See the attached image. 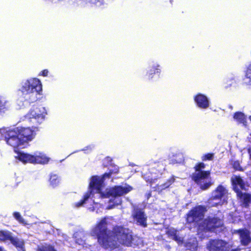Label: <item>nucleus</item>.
Segmentation results:
<instances>
[{
	"mask_svg": "<svg viewBox=\"0 0 251 251\" xmlns=\"http://www.w3.org/2000/svg\"><path fill=\"white\" fill-rule=\"evenodd\" d=\"M107 218L104 217L92 227L90 234L97 239L99 244L105 250L121 251V245L132 247V232L123 226H115L112 230L108 228Z\"/></svg>",
	"mask_w": 251,
	"mask_h": 251,
	"instance_id": "1",
	"label": "nucleus"
},
{
	"mask_svg": "<svg viewBox=\"0 0 251 251\" xmlns=\"http://www.w3.org/2000/svg\"><path fill=\"white\" fill-rule=\"evenodd\" d=\"M207 210V206L203 205H197L192 207L185 215L186 224L193 227H197L200 230V225Z\"/></svg>",
	"mask_w": 251,
	"mask_h": 251,
	"instance_id": "2",
	"label": "nucleus"
},
{
	"mask_svg": "<svg viewBox=\"0 0 251 251\" xmlns=\"http://www.w3.org/2000/svg\"><path fill=\"white\" fill-rule=\"evenodd\" d=\"M205 167L203 162L198 163L194 167L196 172L191 175L192 179L197 184L202 190L208 189L212 185L210 180L208 179L210 176L209 171H202Z\"/></svg>",
	"mask_w": 251,
	"mask_h": 251,
	"instance_id": "3",
	"label": "nucleus"
},
{
	"mask_svg": "<svg viewBox=\"0 0 251 251\" xmlns=\"http://www.w3.org/2000/svg\"><path fill=\"white\" fill-rule=\"evenodd\" d=\"M16 127L12 129L6 128H0V133L1 134L0 139H4L6 143L12 147L14 150L22 145Z\"/></svg>",
	"mask_w": 251,
	"mask_h": 251,
	"instance_id": "4",
	"label": "nucleus"
},
{
	"mask_svg": "<svg viewBox=\"0 0 251 251\" xmlns=\"http://www.w3.org/2000/svg\"><path fill=\"white\" fill-rule=\"evenodd\" d=\"M46 114L45 107L41 104L36 103L27 113V116L33 125L38 126L44 120Z\"/></svg>",
	"mask_w": 251,
	"mask_h": 251,
	"instance_id": "5",
	"label": "nucleus"
},
{
	"mask_svg": "<svg viewBox=\"0 0 251 251\" xmlns=\"http://www.w3.org/2000/svg\"><path fill=\"white\" fill-rule=\"evenodd\" d=\"M223 226V221L219 217L208 216L201 223L200 230L213 232Z\"/></svg>",
	"mask_w": 251,
	"mask_h": 251,
	"instance_id": "6",
	"label": "nucleus"
},
{
	"mask_svg": "<svg viewBox=\"0 0 251 251\" xmlns=\"http://www.w3.org/2000/svg\"><path fill=\"white\" fill-rule=\"evenodd\" d=\"M15 152L18 154L17 158L24 163L45 164L49 161V159L43 155H35L29 153L19 151L15 150Z\"/></svg>",
	"mask_w": 251,
	"mask_h": 251,
	"instance_id": "7",
	"label": "nucleus"
},
{
	"mask_svg": "<svg viewBox=\"0 0 251 251\" xmlns=\"http://www.w3.org/2000/svg\"><path fill=\"white\" fill-rule=\"evenodd\" d=\"M38 126L33 125L32 128L29 127H16L22 145L31 141L35 137L36 131L38 130Z\"/></svg>",
	"mask_w": 251,
	"mask_h": 251,
	"instance_id": "8",
	"label": "nucleus"
},
{
	"mask_svg": "<svg viewBox=\"0 0 251 251\" xmlns=\"http://www.w3.org/2000/svg\"><path fill=\"white\" fill-rule=\"evenodd\" d=\"M208 251H229L227 243L219 239H210L206 245Z\"/></svg>",
	"mask_w": 251,
	"mask_h": 251,
	"instance_id": "9",
	"label": "nucleus"
},
{
	"mask_svg": "<svg viewBox=\"0 0 251 251\" xmlns=\"http://www.w3.org/2000/svg\"><path fill=\"white\" fill-rule=\"evenodd\" d=\"M132 187L127 185L126 186H122L121 185L115 186L111 188L107 193L109 196L112 197H120L125 194H126L131 191Z\"/></svg>",
	"mask_w": 251,
	"mask_h": 251,
	"instance_id": "10",
	"label": "nucleus"
},
{
	"mask_svg": "<svg viewBox=\"0 0 251 251\" xmlns=\"http://www.w3.org/2000/svg\"><path fill=\"white\" fill-rule=\"evenodd\" d=\"M27 84H29L30 89H31V93L36 92L35 96L31 100L30 102H32L36 101L37 100L36 95L40 94V92L42 90V86L40 80L37 78H32L26 80Z\"/></svg>",
	"mask_w": 251,
	"mask_h": 251,
	"instance_id": "11",
	"label": "nucleus"
},
{
	"mask_svg": "<svg viewBox=\"0 0 251 251\" xmlns=\"http://www.w3.org/2000/svg\"><path fill=\"white\" fill-rule=\"evenodd\" d=\"M133 218L137 225L143 227H147V217L142 209L136 210L133 214Z\"/></svg>",
	"mask_w": 251,
	"mask_h": 251,
	"instance_id": "12",
	"label": "nucleus"
},
{
	"mask_svg": "<svg viewBox=\"0 0 251 251\" xmlns=\"http://www.w3.org/2000/svg\"><path fill=\"white\" fill-rule=\"evenodd\" d=\"M105 177L103 175L100 177L98 176H94L91 177V180L89 184L90 188L92 190H96L99 192H100L103 185Z\"/></svg>",
	"mask_w": 251,
	"mask_h": 251,
	"instance_id": "13",
	"label": "nucleus"
},
{
	"mask_svg": "<svg viewBox=\"0 0 251 251\" xmlns=\"http://www.w3.org/2000/svg\"><path fill=\"white\" fill-rule=\"evenodd\" d=\"M240 236L241 244L244 246H248L251 242V232L246 228H240L236 230Z\"/></svg>",
	"mask_w": 251,
	"mask_h": 251,
	"instance_id": "14",
	"label": "nucleus"
},
{
	"mask_svg": "<svg viewBox=\"0 0 251 251\" xmlns=\"http://www.w3.org/2000/svg\"><path fill=\"white\" fill-rule=\"evenodd\" d=\"M231 181L233 190L236 193L241 194V190H245V183L240 176H234L231 179Z\"/></svg>",
	"mask_w": 251,
	"mask_h": 251,
	"instance_id": "15",
	"label": "nucleus"
},
{
	"mask_svg": "<svg viewBox=\"0 0 251 251\" xmlns=\"http://www.w3.org/2000/svg\"><path fill=\"white\" fill-rule=\"evenodd\" d=\"M197 105L200 108L206 109L209 106V101L208 98L201 93L197 94L194 98Z\"/></svg>",
	"mask_w": 251,
	"mask_h": 251,
	"instance_id": "16",
	"label": "nucleus"
},
{
	"mask_svg": "<svg viewBox=\"0 0 251 251\" xmlns=\"http://www.w3.org/2000/svg\"><path fill=\"white\" fill-rule=\"evenodd\" d=\"M225 194V188L223 185H219L216 189L213 191L211 198L213 200H221Z\"/></svg>",
	"mask_w": 251,
	"mask_h": 251,
	"instance_id": "17",
	"label": "nucleus"
},
{
	"mask_svg": "<svg viewBox=\"0 0 251 251\" xmlns=\"http://www.w3.org/2000/svg\"><path fill=\"white\" fill-rule=\"evenodd\" d=\"M103 0H79L77 6L84 7L87 6L101 5L105 3Z\"/></svg>",
	"mask_w": 251,
	"mask_h": 251,
	"instance_id": "18",
	"label": "nucleus"
},
{
	"mask_svg": "<svg viewBox=\"0 0 251 251\" xmlns=\"http://www.w3.org/2000/svg\"><path fill=\"white\" fill-rule=\"evenodd\" d=\"M237 197L242 200L245 206L247 207L249 206V204L251 203V195L247 193H242L241 191V194L237 193Z\"/></svg>",
	"mask_w": 251,
	"mask_h": 251,
	"instance_id": "19",
	"label": "nucleus"
},
{
	"mask_svg": "<svg viewBox=\"0 0 251 251\" xmlns=\"http://www.w3.org/2000/svg\"><path fill=\"white\" fill-rule=\"evenodd\" d=\"M233 118L238 123L243 124L244 125H246L247 118L246 116L244 113L241 112H236L233 115Z\"/></svg>",
	"mask_w": 251,
	"mask_h": 251,
	"instance_id": "20",
	"label": "nucleus"
},
{
	"mask_svg": "<svg viewBox=\"0 0 251 251\" xmlns=\"http://www.w3.org/2000/svg\"><path fill=\"white\" fill-rule=\"evenodd\" d=\"M11 243L19 250H22L24 248V242L17 237H12L10 240Z\"/></svg>",
	"mask_w": 251,
	"mask_h": 251,
	"instance_id": "21",
	"label": "nucleus"
},
{
	"mask_svg": "<svg viewBox=\"0 0 251 251\" xmlns=\"http://www.w3.org/2000/svg\"><path fill=\"white\" fill-rule=\"evenodd\" d=\"M12 237V233L9 231L3 230H0V241H10Z\"/></svg>",
	"mask_w": 251,
	"mask_h": 251,
	"instance_id": "22",
	"label": "nucleus"
},
{
	"mask_svg": "<svg viewBox=\"0 0 251 251\" xmlns=\"http://www.w3.org/2000/svg\"><path fill=\"white\" fill-rule=\"evenodd\" d=\"M119 172V168L116 165L112 166L111 168L109 169L108 173H105L103 174V177L105 178H110L112 175L117 174Z\"/></svg>",
	"mask_w": 251,
	"mask_h": 251,
	"instance_id": "23",
	"label": "nucleus"
},
{
	"mask_svg": "<svg viewBox=\"0 0 251 251\" xmlns=\"http://www.w3.org/2000/svg\"><path fill=\"white\" fill-rule=\"evenodd\" d=\"M159 66L156 65L153 66L150 71L147 73V75L148 76V79H150L152 78L153 75L155 74L160 73V69L159 68Z\"/></svg>",
	"mask_w": 251,
	"mask_h": 251,
	"instance_id": "24",
	"label": "nucleus"
},
{
	"mask_svg": "<svg viewBox=\"0 0 251 251\" xmlns=\"http://www.w3.org/2000/svg\"><path fill=\"white\" fill-rule=\"evenodd\" d=\"M36 251H57L54 247L50 244H45L38 247Z\"/></svg>",
	"mask_w": 251,
	"mask_h": 251,
	"instance_id": "25",
	"label": "nucleus"
},
{
	"mask_svg": "<svg viewBox=\"0 0 251 251\" xmlns=\"http://www.w3.org/2000/svg\"><path fill=\"white\" fill-rule=\"evenodd\" d=\"M19 91L21 92L23 95H28L31 93V89H29V84H27L26 81L24 83Z\"/></svg>",
	"mask_w": 251,
	"mask_h": 251,
	"instance_id": "26",
	"label": "nucleus"
},
{
	"mask_svg": "<svg viewBox=\"0 0 251 251\" xmlns=\"http://www.w3.org/2000/svg\"><path fill=\"white\" fill-rule=\"evenodd\" d=\"M167 234L169 236L171 237L174 240L177 242H180V241H182L181 238L177 234V232L176 230H168L167 231Z\"/></svg>",
	"mask_w": 251,
	"mask_h": 251,
	"instance_id": "27",
	"label": "nucleus"
},
{
	"mask_svg": "<svg viewBox=\"0 0 251 251\" xmlns=\"http://www.w3.org/2000/svg\"><path fill=\"white\" fill-rule=\"evenodd\" d=\"M50 184L53 187L56 186L59 182V180L57 176L56 175H51L50 178Z\"/></svg>",
	"mask_w": 251,
	"mask_h": 251,
	"instance_id": "28",
	"label": "nucleus"
},
{
	"mask_svg": "<svg viewBox=\"0 0 251 251\" xmlns=\"http://www.w3.org/2000/svg\"><path fill=\"white\" fill-rule=\"evenodd\" d=\"M144 178L146 181L150 184L151 187L152 184L155 183L157 180V178L151 176L149 174H146L144 177Z\"/></svg>",
	"mask_w": 251,
	"mask_h": 251,
	"instance_id": "29",
	"label": "nucleus"
},
{
	"mask_svg": "<svg viewBox=\"0 0 251 251\" xmlns=\"http://www.w3.org/2000/svg\"><path fill=\"white\" fill-rule=\"evenodd\" d=\"M90 194L88 193H86L83 197V199L81 200L80 201L76 202L75 203V206L76 207H79L82 206L84 203H85L86 201L89 199L90 197Z\"/></svg>",
	"mask_w": 251,
	"mask_h": 251,
	"instance_id": "30",
	"label": "nucleus"
},
{
	"mask_svg": "<svg viewBox=\"0 0 251 251\" xmlns=\"http://www.w3.org/2000/svg\"><path fill=\"white\" fill-rule=\"evenodd\" d=\"M174 180H175V179L173 178H169V179H167L165 182H164V183L162 184L160 186V189L161 190H163V189H165L166 188H168V187H169V186L171 184H172L174 183Z\"/></svg>",
	"mask_w": 251,
	"mask_h": 251,
	"instance_id": "31",
	"label": "nucleus"
},
{
	"mask_svg": "<svg viewBox=\"0 0 251 251\" xmlns=\"http://www.w3.org/2000/svg\"><path fill=\"white\" fill-rule=\"evenodd\" d=\"M245 78L248 79V81L246 83L248 85L251 84V65H249L246 70L245 74Z\"/></svg>",
	"mask_w": 251,
	"mask_h": 251,
	"instance_id": "32",
	"label": "nucleus"
},
{
	"mask_svg": "<svg viewBox=\"0 0 251 251\" xmlns=\"http://www.w3.org/2000/svg\"><path fill=\"white\" fill-rule=\"evenodd\" d=\"M232 167L234 169L235 171H243V169L240 165V162L239 161L236 160L234 161L232 164Z\"/></svg>",
	"mask_w": 251,
	"mask_h": 251,
	"instance_id": "33",
	"label": "nucleus"
},
{
	"mask_svg": "<svg viewBox=\"0 0 251 251\" xmlns=\"http://www.w3.org/2000/svg\"><path fill=\"white\" fill-rule=\"evenodd\" d=\"M6 109V101L0 98V113L4 112Z\"/></svg>",
	"mask_w": 251,
	"mask_h": 251,
	"instance_id": "34",
	"label": "nucleus"
},
{
	"mask_svg": "<svg viewBox=\"0 0 251 251\" xmlns=\"http://www.w3.org/2000/svg\"><path fill=\"white\" fill-rule=\"evenodd\" d=\"M214 154L213 153H208L205 154H204L202 157L201 159L202 161H206V160H212L214 157Z\"/></svg>",
	"mask_w": 251,
	"mask_h": 251,
	"instance_id": "35",
	"label": "nucleus"
},
{
	"mask_svg": "<svg viewBox=\"0 0 251 251\" xmlns=\"http://www.w3.org/2000/svg\"><path fill=\"white\" fill-rule=\"evenodd\" d=\"M13 216L15 217V218L18 220L19 222H21L23 221V219L22 217L21 216V214L18 212H15L13 213Z\"/></svg>",
	"mask_w": 251,
	"mask_h": 251,
	"instance_id": "36",
	"label": "nucleus"
},
{
	"mask_svg": "<svg viewBox=\"0 0 251 251\" xmlns=\"http://www.w3.org/2000/svg\"><path fill=\"white\" fill-rule=\"evenodd\" d=\"M48 73H49L48 70L47 69H45V70H43V71H42L40 73L39 75L43 76H47L48 75Z\"/></svg>",
	"mask_w": 251,
	"mask_h": 251,
	"instance_id": "37",
	"label": "nucleus"
},
{
	"mask_svg": "<svg viewBox=\"0 0 251 251\" xmlns=\"http://www.w3.org/2000/svg\"><path fill=\"white\" fill-rule=\"evenodd\" d=\"M105 160L106 161V164H111L112 159L110 157H106Z\"/></svg>",
	"mask_w": 251,
	"mask_h": 251,
	"instance_id": "38",
	"label": "nucleus"
},
{
	"mask_svg": "<svg viewBox=\"0 0 251 251\" xmlns=\"http://www.w3.org/2000/svg\"><path fill=\"white\" fill-rule=\"evenodd\" d=\"M151 197V192L149 191L148 193L146 195V197L147 200L149 199Z\"/></svg>",
	"mask_w": 251,
	"mask_h": 251,
	"instance_id": "39",
	"label": "nucleus"
},
{
	"mask_svg": "<svg viewBox=\"0 0 251 251\" xmlns=\"http://www.w3.org/2000/svg\"><path fill=\"white\" fill-rule=\"evenodd\" d=\"M248 152L250 155V158L251 159V147L249 148L248 149Z\"/></svg>",
	"mask_w": 251,
	"mask_h": 251,
	"instance_id": "40",
	"label": "nucleus"
},
{
	"mask_svg": "<svg viewBox=\"0 0 251 251\" xmlns=\"http://www.w3.org/2000/svg\"><path fill=\"white\" fill-rule=\"evenodd\" d=\"M74 2H75L77 6V4L79 2V0H74Z\"/></svg>",
	"mask_w": 251,
	"mask_h": 251,
	"instance_id": "41",
	"label": "nucleus"
},
{
	"mask_svg": "<svg viewBox=\"0 0 251 251\" xmlns=\"http://www.w3.org/2000/svg\"><path fill=\"white\" fill-rule=\"evenodd\" d=\"M230 251H239V250L238 249H235L231 250Z\"/></svg>",
	"mask_w": 251,
	"mask_h": 251,
	"instance_id": "42",
	"label": "nucleus"
},
{
	"mask_svg": "<svg viewBox=\"0 0 251 251\" xmlns=\"http://www.w3.org/2000/svg\"><path fill=\"white\" fill-rule=\"evenodd\" d=\"M157 187V188H158V189L160 188H159V185H157L156 186V187H155V190H157V188H156Z\"/></svg>",
	"mask_w": 251,
	"mask_h": 251,
	"instance_id": "43",
	"label": "nucleus"
},
{
	"mask_svg": "<svg viewBox=\"0 0 251 251\" xmlns=\"http://www.w3.org/2000/svg\"><path fill=\"white\" fill-rule=\"evenodd\" d=\"M107 2H111L113 1L114 0H105ZM103 1H105V0H103Z\"/></svg>",
	"mask_w": 251,
	"mask_h": 251,
	"instance_id": "44",
	"label": "nucleus"
},
{
	"mask_svg": "<svg viewBox=\"0 0 251 251\" xmlns=\"http://www.w3.org/2000/svg\"><path fill=\"white\" fill-rule=\"evenodd\" d=\"M0 251H3V249L0 247Z\"/></svg>",
	"mask_w": 251,
	"mask_h": 251,
	"instance_id": "45",
	"label": "nucleus"
},
{
	"mask_svg": "<svg viewBox=\"0 0 251 251\" xmlns=\"http://www.w3.org/2000/svg\"><path fill=\"white\" fill-rule=\"evenodd\" d=\"M249 119H250V120H251V116H250Z\"/></svg>",
	"mask_w": 251,
	"mask_h": 251,
	"instance_id": "46",
	"label": "nucleus"
}]
</instances>
